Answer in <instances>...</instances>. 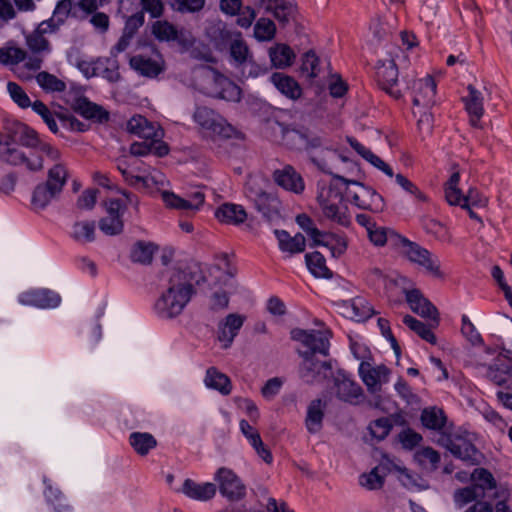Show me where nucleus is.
<instances>
[{
  "mask_svg": "<svg viewBox=\"0 0 512 512\" xmlns=\"http://www.w3.org/2000/svg\"><path fill=\"white\" fill-rule=\"evenodd\" d=\"M442 443L453 456L465 464L477 465L480 463L482 455L469 440L462 437L443 438Z\"/></svg>",
  "mask_w": 512,
  "mask_h": 512,
  "instance_id": "f8f14e48",
  "label": "nucleus"
},
{
  "mask_svg": "<svg viewBox=\"0 0 512 512\" xmlns=\"http://www.w3.org/2000/svg\"><path fill=\"white\" fill-rule=\"evenodd\" d=\"M32 109L35 113L41 116L51 132L55 134L58 132V126L54 118V113L42 101H34L32 104Z\"/></svg>",
  "mask_w": 512,
  "mask_h": 512,
  "instance_id": "e2e57ef3",
  "label": "nucleus"
},
{
  "mask_svg": "<svg viewBox=\"0 0 512 512\" xmlns=\"http://www.w3.org/2000/svg\"><path fill=\"white\" fill-rule=\"evenodd\" d=\"M273 179L277 185L287 191L295 194H301L304 191L305 184L302 176L290 165L275 170Z\"/></svg>",
  "mask_w": 512,
  "mask_h": 512,
  "instance_id": "4be33fe9",
  "label": "nucleus"
},
{
  "mask_svg": "<svg viewBox=\"0 0 512 512\" xmlns=\"http://www.w3.org/2000/svg\"><path fill=\"white\" fill-rule=\"evenodd\" d=\"M397 248H399L401 253L411 262L422 266L427 272L436 277L442 276L438 258L433 256L427 249L421 247L419 244L411 242L402 236Z\"/></svg>",
  "mask_w": 512,
  "mask_h": 512,
  "instance_id": "39448f33",
  "label": "nucleus"
},
{
  "mask_svg": "<svg viewBox=\"0 0 512 512\" xmlns=\"http://www.w3.org/2000/svg\"><path fill=\"white\" fill-rule=\"evenodd\" d=\"M483 495L478 492L477 486L469 485L466 487L458 488L453 493V501L457 508L462 509L470 503H475L481 500Z\"/></svg>",
  "mask_w": 512,
  "mask_h": 512,
  "instance_id": "09e8293b",
  "label": "nucleus"
},
{
  "mask_svg": "<svg viewBox=\"0 0 512 512\" xmlns=\"http://www.w3.org/2000/svg\"><path fill=\"white\" fill-rule=\"evenodd\" d=\"M403 323L407 325L412 331H414L416 334H418L422 339L425 341L436 344V336L432 332V328H435L436 326H433V322L427 326L423 322L419 321L418 319L406 315L403 318Z\"/></svg>",
  "mask_w": 512,
  "mask_h": 512,
  "instance_id": "3c124183",
  "label": "nucleus"
},
{
  "mask_svg": "<svg viewBox=\"0 0 512 512\" xmlns=\"http://www.w3.org/2000/svg\"><path fill=\"white\" fill-rule=\"evenodd\" d=\"M276 33L274 22L268 18H260L254 26V35L260 41L273 39Z\"/></svg>",
  "mask_w": 512,
  "mask_h": 512,
  "instance_id": "052dcab7",
  "label": "nucleus"
},
{
  "mask_svg": "<svg viewBox=\"0 0 512 512\" xmlns=\"http://www.w3.org/2000/svg\"><path fill=\"white\" fill-rule=\"evenodd\" d=\"M211 78L214 87L208 92L210 96L227 101H239L241 99L240 88L228 78L216 71H212Z\"/></svg>",
  "mask_w": 512,
  "mask_h": 512,
  "instance_id": "aec40b11",
  "label": "nucleus"
},
{
  "mask_svg": "<svg viewBox=\"0 0 512 512\" xmlns=\"http://www.w3.org/2000/svg\"><path fill=\"white\" fill-rule=\"evenodd\" d=\"M303 361L299 368V376L303 382L313 385L323 382L331 372V364L328 361H319L312 352H300Z\"/></svg>",
  "mask_w": 512,
  "mask_h": 512,
  "instance_id": "0eeeda50",
  "label": "nucleus"
},
{
  "mask_svg": "<svg viewBox=\"0 0 512 512\" xmlns=\"http://www.w3.org/2000/svg\"><path fill=\"white\" fill-rule=\"evenodd\" d=\"M406 301L411 310L423 318L433 322V326L439 324L437 308L418 289L405 290Z\"/></svg>",
  "mask_w": 512,
  "mask_h": 512,
  "instance_id": "4468645a",
  "label": "nucleus"
},
{
  "mask_svg": "<svg viewBox=\"0 0 512 512\" xmlns=\"http://www.w3.org/2000/svg\"><path fill=\"white\" fill-rule=\"evenodd\" d=\"M129 444L137 454L145 456L157 446V440L150 433L133 432L129 436Z\"/></svg>",
  "mask_w": 512,
  "mask_h": 512,
  "instance_id": "58836bf2",
  "label": "nucleus"
},
{
  "mask_svg": "<svg viewBox=\"0 0 512 512\" xmlns=\"http://www.w3.org/2000/svg\"><path fill=\"white\" fill-rule=\"evenodd\" d=\"M95 228L94 221H77L72 226L70 236L75 242L85 245L95 240Z\"/></svg>",
  "mask_w": 512,
  "mask_h": 512,
  "instance_id": "ea45409f",
  "label": "nucleus"
},
{
  "mask_svg": "<svg viewBox=\"0 0 512 512\" xmlns=\"http://www.w3.org/2000/svg\"><path fill=\"white\" fill-rule=\"evenodd\" d=\"M244 321V316L231 313L228 314L224 320L219 322L217 338L222 343V347L224 349H227L232 345L234 338L237 336L239 330L243 326Z\"/></svg>",
  "mask_w": 512,
  "mask_h": 512,
  "instance_id": "412c9836",
  "label": "nucleus"
},
{
  "mask_svg": "<svg viewBox=\"0 0 512 512\" xmlns=\"http://www.w3.org/2000/svg\"><path fill=\"white\" fill-rule=\"evenodd\" d=\"M215 480L218 483L221 495L231 501L240 500L246 495L245 485L235 472L229 468H219L215 473Z\"/></svg>",
  "mask_w": 512,
  "mask_h": 512,
  "instance_id": "9d476101",
  "label": "nucleus"
},
{
  "mask_svg": "<svg viewBox=\"0 0 512 512\" xmlns=\"http://www.w3.org/2000/svg\"><path fill=\"white\" fill-rule=\"evenodd\" d=\"M254 204L257 210L268 219L279 213L281 203L276 195L266 192L258 197Z\"/></svg>",
  "mask_w": 512,
  "mask_h": 512,
  "instance_id": "49530a36",
  "label": "nucleus"
},
{
  "mask_svg": "<svg viewBox=\"0 0 512 512\" xmlns=\"http://www.w3.org/2000/svg\"><path fill=\"white\" fill-rule=\"evenodd\" d=\"M274 233L281 251L288 252L292 255L301 253L305 250L306 240L301 233H297L293 237L285 230H275Z\"/></svg>",
  "mask_w": 512,
  "mask_h": 512,
  "instance_id": "c756f323",
  "label": "nucleus"
},
{
  "mask_svg": "<svg viewBox=\"0 0 512 512\" xmlns=\"http://www.w3.org/2000/svg\"><path fill=\"white\" fill-rule=\"evenodd\" d=\"M205 384L210 388L218 390L223 395H228L231 392L230 379L214 367L207 370Z\"/></svg>",
  "mask_w": 512,
  "mask_h": 512,
  "instance_id": "a18cd8bd",
  "label": "nucleus"
},
{
  "mask_svg": "<svg viewBox=\"0 0 512 512\" xmlns=\"http://www.w3.org/2000/svg\"><path fill=\"white\" fill-rule=\"evenodd\" d=\"M369 240L375 246H384L385 244H390L393 247L399 245L401 241V235L390 228L382 227L375 225L372 229L367 232Z\"/></svg>",
  "mask_w": 512,
  "mask_h": 512,
  "instance_id": "72a5a7b5",
  "label": "nucleus"
},
{
  "mask_svg": "<svg viewBox=\"0 0 512 512\" xmlns=\"http://www.w3.org/2000/svg\"><path fill=\"white\" fill-rule=\"evenodd\" d=\"M215 217L221 223L239 225L247 219V213L241 205L224 203L216 209Z\"/></svg>",
  "mask_w": 512,
  "mask_h": 512,
  "instance_id": "bb28decb",
  "label": "nucleus"
},
{
  "mask_svg": "<svg viewBox=\"0 0 512 512\" xmlns=\"http://www.w3.org/2000/svg\"><path fill=\"white\" fill-rule=\"evenodd\" d=\"M413 89L415 91L413 96L414 106L430 107L434 104L436 83L431 76L415 81Z\"/></svg>",
  "mask_w": 512,
  "mask_h": 512,
  "instance_id": "5701e85b",
  "label": "nucleus"
},
{
  "mask_svg": "<svg viewBox=\"0 0 512 512\" xmlns=\"http://www.w3.org/2000/svg\"><path fill=\"white\" fill-rule=\"evenodd\" d=\"M47 23H41L39 27L32 33L26 35V45L29 50L36 54H48L51 51L49 41L44 37V33L47 31Z\"/></svg>",
  "mask_w": 512,
  "mask_h": 512,
  "instance_id": "f704fd0d",
  "label": "nucleus"
},
{
  "mask_svg": "<svg viewBox=\"0 0 512 512\" xmlns=\"http://www.w3.org/2000/svg\"><path fill=\"white\" fill-rule=\"evenodd\" d=\"M151 32L154 37L163 42L176 41L179 39L180 31L167 20H157L152 24Z\"/></svg>",
  "mask_w": 512,
  "mask_h": 512,
  "instance_id": "c03bdc74",
  "label": "nucleus"
},
{
  "mask_svg": "<svg viewBox=\"0 0 512 512\" xmlns=\"http://www.w3.org/2000/svg\"><path fill=\"white\" fill-rule=\"evenodd\" d=\"M386 469L384 466L379 465L373 468L369 473H364L359 478V483L362 487L368 490L379 489L384 484V477Z\"/></svg>",
  "mask_w": 512,
  "mask_h": 512,
  "instance_id": "6e6d98bb",
  "label": "nucleus"
},
{
  "mask_svg": "<svg viewBox=\"0 0 512 512\" xmlns=\"http://www.w3.org/2000/svg\"><path fill=\"white\" fill-rule=\"evenodd\" d=\"M343 314L356 321H362L371 317L373 311L365 299L357 297L343 303Z\"/></svg>",
  "mask_w": 512,
  "mask_h": 512,
  "instance_id": "2f4dec72",
  "label": "nucleus"
},
{
  "mask_svg": "<svg viewBox=\"0 0 512 512\" xmlns=\"http://www.w3.org/2000/svg\"><path fill=\"white\" fill-rule=\"evenodd\" d=\"M36 81L45 92H63L66 89L63 80L46 71L39 72Z\"/></svg>",
  "mask_w": 512,
  "mask_h": 512,
  "instance_id": "13d9d810",
  "label": "nucleus"
},
{
  "mask_svg": "<svg viewBox=\"0 0 512 512\" xmlns=\"http://www.w3.org/2000/svg\"><path fill=\"white\" fill-rule=\"evenodd\" d=\"M7 90L13 99V101L21 108L32 107L33 102L30 101L29 96L23 90L21 86H19L15 82H8Z\"/></svg>",
  "mask_w": 512,
  "mask_h": 512,
  "instance_id": "69168bd1",
  "label": "nucleus"
},
{
  "mask_svg": "<svg viewBox=\"0 0 512 512\" xmlns=\"http://www.w3.org/2000/svg\"><path fill=\"white\" fill-rule=\"evenodd\" d=\"M512 362L507 359H497L496 362L489 366L487 377L497 385H503L508 382L511 374Z\"/></svg>",
  "mask_w": 512,
  "mask_h": 512,
  "instance_id": "37998d69",
  "label": "nucleus"
},
{
  "mask_svg": "<svg viewBox=\"0 0 512 512\" xmlns=\"http://www.w3.org/2000/svg\"><path fill=\"white\" fill-rule=\"evenodd\" d=\"M129 63L133 70L146 77H156L163 70L159 61L143 55L131 57Z\"/></svg>",
  "mask_w": 512,
  "mask_h": 512,
  "instance_id": "473e14b6",
  "label": "nucleus"
},
{
  "mask_svg": "<svg viewBox=\"0 0 512 512\" xmlns=\"http://www.w3.org/2000/svg\"><path fill=\"white\" fill-rule=\"evenodd\" d=\"M391 429L392 423L387 417L379 418L369 425L371 435L377 440H383Z\"/></svg>",
  "mask_w": 512,
  "mask_h": 512,
  "instance_id": "774afa93",
  "label": "nucleus"
},
{
  "mask_svg": "<svg viewBox=\"0 0 512 512\" xmlns=\"http://www.w3.org/2000/svg\"><path fill=\"white\" fill-rule=\"evenodd\" d=\"M155 247L152 243L138 241L131 250V259L134 262L149 264L152 261Z\"/></svg>",
  "mask_w": 512,
  "mask_h": 512,
  "instance_id": "bf43d9fd",
  "label": "nucleus"
},
{
  "mask_svg": "<svg viewBox=\"0 0 512 512\" xmlns=\"http://www.w3.org/2000/svg\"><path fill=\"white\" fill-rule=\"evenodd\" d=\"M215 32H219L220 36V40L215 38V46L218 49H221L224 43L230 42L229 54L234 65L239 67L248 62L252 63V54L240 33L234 35L229 30L221 27H218Z\"/></svg>",
  "mask_w": 512,
  "mask_h": 512,
  "instance_id": "423d86ee",
  "label": "nucleus"
},
{
  "mask_svg": "<svg viewBox=\"0 0 512 512\" xmlns=\"http://www.w3.org/2000/svg\"><path fill=\"white\" fill-rule=\"evenodd\" d=\"M376 75L380 87L390 96L395 99L402 96L401 89L398 88V69L393 60L381 62L377 66Z\"/></svg>",
  "mask_w": 512,
  "mask_h": 512,
  "instance_id": "ddd939ff",
  "label": "nucleus"
},
{
  "mask_svg": "<svg viewBox=\"0 0 512 512\" xmlns=\"http://www.w3.org/2000/svg\"><path fill=\"white\" fill-rule=\"evenodd\" d=\"M198 283L199 280L192 271L174 270L169 277L166 290L155 302L156 314L163 319L179 316L196 294Z\"/></svg>",
  "mask_w": 512,
  "mask_h": 512,
  "instance_id": "f03ea898",
  "label": "nucleus"
},
{
  "mask_svg": "<svg viewBox=\"0 0 512 512\" xmlns=\"http://www.w3.org/2000/svg\"><path fill=\"white\" fill-rule=\"evenodd\" d=\"M326 406V401L320 398L312 400L308 405L305 425L309 433L315 434L322 429Z\"/></svg>",
  "mask_w": 512,
  "mask_h": 512,
  "instance_id": "c85d7f7f",
  "label": "nucleus"
},
{
  "mask_svg": "<svg viewBox=\"0 0 512 512\" xmlns=\"http://www.w3.org/2000/svg\"><path fill=\"white\" fill-rule=\"evenodd\" d=\"M270 80L277 90L287 98L292 100L300 98L302 89L293 77L276 72L271 75Z\"/></svg>",
  "mask_w": 512,
  "mask_h": 512,
  "instance_id": "cd10ccee",
  "label": "nucleus"
},
{
  "mask_svg": "<svg viewBox=\"0 0 512 512\" xmlns=\"http://www.w3.org/2000/svg\"><path fill=\"white\" fill-rule=\"evenodd\" d=\"M269 56L273 65L277 68H285L292 64L295 57L291 48L284 44H278L270 48Z\"/></svg>",
  "mask_w": 512,
  "mask_h": 512,
  "instance_id": "603ef678",
  "label": "nucleus"
},
{
  "mask_svg": "<svg viewBox=\"0 0 512 512\" xmlns=\"http://www.w3.org/2000/svg\"><path fill=\"white\" fill-rule=\"evenodd\" d=\"M474 482L473 485L477 486L478 492L484 496L486 490H493L497 487V482L490 471L485 468H476L470 476Z\"/></svg>",
  "mask_w": 512,
  "mask_h": 512,
  "instance_id": "864d4df0",
  "label": "nucleus"
},
{
  "mask_svg": "<svg viewBox=\"0 0 512 512\" xmlns=\"http://www.w3.org/2000/svg\"><path fill=\"white\" fill-rule=\"evenodd\" d=\"M107 216L99 222L100 230L106 235H117L123 230L121 202L117 199H111L105 202Z\"/></svg>",
  "mask_w": 512,
  "mask_h": 512,
  "instance_id": "a211bd4d",
  "label": "nucleus"
},
{
  "mask_svg": "<svg viewBox=\"0 0 512 512\" xmlns=\"http://www.w3.org/2000/svg\"><path fill=\"white\" fill-rule=\"evenodd\" d=\"M18 142L30 150L26 153L15 147L0 151V158L15 166H22L31 172L41 171L46 157L50 161L61 159L60 151L47 142L38 138L37 132L26 125H20L17 130Z\"/></svg>",
  "mask_w": 512,
  "mask_h": 512,
  "instance_id": "f257e3e1",
  "label": "nucleus"
},
{
  "mask_svg": "<svg viewBox=\"0 0 512 512\" xmlns=\"http://www.w3.org/2000/svg\"><path fill=\"white\" fill-rule=\"evenodd\" d=\"M26 58V51L19 47L9 46L0 48V63L17 65Z\"/></svg>",
  "mask_w": 512,
  "mask_h": 512,
  "instance_id": "680f3d73",
  "label": "nucleus"
},
{
  "mask_svg": "<svg viewBox=\"0 0 512 512\" xmlns=\"http://www.w3.org/2000/svg\"><path fill=\"white\" fill-rule=\"evenodd\" d=\"M133 156H123L117 159V169L122 174L125 182L134 187V188H149L152 184H159L163 181L159 179L160 175H139L133 174L130 171V167L132 166Z\"/></svg>",
  "mask_w": 512,
  "mask_h": 512,
  "instance_id": "2eb2a0df",
  "label": "nucleus"
},
{
  "mask_svg": "<svg viewBox=\"0 0 512 512\" xmlns=\"http://www.w3.org/2000/svg\"><path fill=\"white\" fill-rule=\"evenodd\" d=\"M314 246H325L333 257H340L347 249V241L344 237L324 233V236L319 238Z\"/></svg>",
  "mask_w": 512,
  "mask_h": 512,
  "instance_id": "5fc2aeb1",
  "label": "nucleus"
},
{
  "mask_svg": "<svg viewBox=\"0 0 512 512\" xmlns=\"http://www.w3.org/2000/svg\"><path fill=\"white\" fill-rule=\"evenodd\" d=\"M66 102L76 113L86 119L99 123H106L110 119V114L106 109L78 93H69Z\"/></svg>",
  "mask_w": 512,
  "mask_h": 512,
  "instance_id": "1a4fd4ad",
  "label": "nucleus"
},
{
  "mask_svg": "<svg viewBox=\"0 0 512 512\" xmlns=\"http://www.w3.org/2000/svg\"><path fill=\"white\" fill-rule=\"evenodd\" d=\"M395 180L400 187H402L406 192L414 196L416 201L422 203L428 201V197L426 196V194L423 193L413 182H411L403 174H397L395 176Z\"/></svg>",
  "mask_w": 512,
  "mask_h": 512,
  "instance_id": "338daca9",
  "label": "nucleus"
},
{
  "mask_svg": "<svg viewBox=\"0 0 512 512\" xmlns=\"http://www.w3.org/2000/svg\"><path fill=\"white\" fill-rule=\"evenodd\" d=\"M101 68L97 70V76H101L110 82H116L120 78L116 61L109 58H99Z\"/></svg>",
  "mask_w": 512,
  "mask_h": 512,
  "instance_id": "0e129e2a",
  "label": "nucleus"
},
{
  "mask_svg": "<svg viewBox=\"0 0 512 512\" xmlns=\"http://www.w3.org/2000/svg\"><path fill=\"white\" fill-rule=\"evenodd\" d=\"M348 143L350 146L366 161H368L371 165H373L375 168L381 170L383 173H385L388 177H393L394 173L392 168L384 162L380 157L375 155L370 149L366 148L364 145H362L360 142H358L353 137L347 138Z\"/></svg>",
  "mask_w": 512,
  "mask_h": 512,
  "instance_id": "7c9ffc66",
  "label": "nucleus"
},
{
  "mask_svg": "<svg viewBox=\"0 0 512 512\" xmlns=\"http://www.w3.org/2000/svg\"><path fill=\"white\" fill-rule=\"evenodd\" d=\"M333 178L341 181L347 186L350 184L354 185L355 190L348 189L347 191V197L349 198L350 202L360 209H363V206L365 205L367 206L364 200L365 198L372 195V188L366 187L357 181L348 180L340 175H333Z\"/></svg>",
  "mask_w": 512,
  "mask_h": 512,
  "instance_id": "e433bc0d",
  "label": "nucleus"
},
{
  "mask_svg": "<svg viewBox=\"0 0 512 512\" xmlns=\"http://www.w3.org/2000/svg\"><path fill=\"white\" fill-rule=\"evenodd\" d=\"M59 194L45 183L38 184L32 194L31 205L35 211L44 210Z\"/></svg>",
  "mask_w": 512,
  "mask_h": 512,
  "instance_id": "a19ab883",
  "label": "nucleus"
},
{
  "mask_svg": "<svg viewBox=\"0 0 512 512\" xmlns=\"http://www.w3.org/2000/svg\"><path fill=\"white\" fill-rule=\"evenodd\" d=\"M468 96L464 98L465 109L469 114L470 124L479 127L480 119L484 114L483 97L480 91L472 85L468 86Z\"/></svg>",
  "mask_w": 512,
  "mask_h": 512,
  "instance_id": "393cba45",
  "label": "nucleus"
},
{
  "mask_svg": "<svg viewBox=\"0 0 512 512\" xmlns=\"http://www.w3.org/2000/svg\"><path fill=\"white\" fill-rule=\"evenodd\" d=\"M459 181V172H454L445 184V199L450 205L469 208V201H473V191L469 190L467 195L464 196L458 187Z\"/></svg>",
  "mask_w": 512,
  "mask_h": 512,
  "instance_id": "b1692460",
  "label": "nucleus"
},
{
  "mask_svg": "<svg viewBox=\"0 0 512 512\" xmlns=\"http://www.w3.org/2000/svg\"><path fill=\"white\" fill-rule=\"evenodd\" d=\"M182 492L191 499L208 501L215 496L216 485L211 482L197 483L192 479H186L182 486Z\"/></svg>",
  "mask_w": 512,
  "mask_h": 512,
  "instance_id": "a878e982",
  "label": "nucleus"
},
{
  "mask_svg": "<svg viewBox=\"0 0 512 512\" xmlns=\"http://www.w3.org/2000/svg\"><path fill=\"white\" fill-rule=\"evenodd\" d=\"M329 332H322V331H311L310 341L306 345V347L309 348L307 352H312L313 356H315V353H320L324 356H327L329 354Z\"/></svg>",
  "mask_w": 512,
  "mask_h": 512,
  "instance_id": "4d7b16f0",
  "label": "nucleus"
},
{
  "mask_svg": "<svg viewBox=\"0 0 512 512\" xmlns=\"http://www.w3.org/2000/svg\"><path fill=\"white\" fill-rule=\"evenodd\" d=\"M267 12H270L280 22H287L294 12L291 3L282 0H261Z\"/></svg>",
  "mask_w": 512,
  "mask_h": 512,
  "instance_id": "de8ad7c7",
  "label": "nucleus"
},
{
  "mask_svg": "<svg viewBox=\"0 0 512 512\" xmlns=\"http://www.w3.org/2000/svg\"><path fill=\"white\" fill-rule=\"evenodd\" d=\"M169 149L164 142L147 141L134 142L130 146V154L133 157L145 156L148 154H155L157 156H165L168 154Z\"/></svg>",
  "mask_w": 512,
  "mask_h": 512,
  "instance_id": "4c0bfd02",
  "label": "nucleus"
},
{
  "mask_svg": "<svg viewBox=\"0 0 512 512\" xmlns=\"http://www.w3.org/2000/svg\"><path fill=\"white\" fill-rule=\"evenodd\" d=\"M197 131L203 139L218 141L230 139L236 134V129L217 111L197 106L193 113Z\"/></svg>",
  "mask_w": 512,
  "mask_h": 512,
  "instance_id": "7ed1b4c3",
  "label": "nucleus"
},
{
  "mask_svg": "<svg viewBox=\"0 0 512 512\" xmlns=\"http://www.w3.org/2000/svg\"><path fill=\"white\" fill-rule=\"evenodd\" d=\"M306 264L308 269L316 277L331 278L332 272L326 266V260L320 252L306 254Z\"/></svg>",
  "mask_w": 512,
  "mask_h": 512,
  "instance_id": "8fccbe9b",
  "label": "nucleus"
},
{
  "mask_svg": "<svg viewBox=\"0 0 512 512\" xmlns=\"http://www.w3.org/2000/svg\"><path fill=\"white\" fill-rule=\"evenodd\" d=\"M270 127L281 135V139L293 148L304 146L306 149H313L323 146L322 138L318 136L309 137L305 132L289 128L277 121L270 122Z\"/></svg>",
  "mask_w": 512,
  "mask_h": 512,
  "instance_id": "6e6552de",
  "label": "nucleus"
},
{
  "mask_svg": "<svg viewBox=\"0 0 512 512\" xmlns=\"http://www.w3.org/2000/svg\"><path fill=\"white\" fill-rule=\"evenodd\" d=\"M54 162V165L48 170L47 180L44 183L60 194L68 180L69 171L66 165L60 162V159Z\"/></svg>",
  "mask_w": 512,
  "mask_h": 512,
  "instance_id": "c9c22d12",
  "label": "nucleus"
},
{
  "mask_svg": "<svg viewBox=\"0 0 512 512\" xmlns=\"http://www.w3.org/2000/svg\"><path fill=\"white\" fill-rule=\"evenodd\" d=\"M333 388L339 400L350 404H357L363 394L360 385L350 379L349 376L342 371H339L334 377Z\"/></svg>",
  "mask_w": 512,
  "mask_h": 512,
  "instance_id": "f3484780",
  "label": "nucleus"
},
{
  "mask_svg": "<svg viewBox=\"0 0 512 512\" xmlns=\"http://www.w3.org/2000/svg\"><path fill=\"white\" fill-rule=\"evenodd\" d=\"M317 201L323 215L337 224L348 227L351 223L348 208L343 203L341 189L335 184H319Z\"/></svg>",
  "mask_w": 512,
  "mask_h": 512,
  "instance_id": "20e7f679",
  "label": "nucleus"
},
{
  "mask_svg": "<svg viewBox=\"0 0 512 512\" xmlns=\"http://www.w3.org/2000/svg\"><path fill=\"white\" fill-rule=\"evenodd\" d=\"M391 371L385 365L373 366L368 361H362L359 365V375L370 393H377L382 386L388 383Z\"/></svg>",
  "mask_w": 512,
  "mask_h": 512,
  "instance_id": "9b49d317",
  "label": "nucleus"
},
{
  "mask_svg": "<svg viewBox=\"0 0 512 512\" xmlns=\"http://www.w3.org/2000/svg\"><path fill=\"white\" fill-rule=\"evenodd\" d=\"M162 199L166 206L184 211L187 214H194L203 205L205 196L202 192L192 193L188 199H183L178 195L165 191L162 193Z\"/></svg>",
  "mask_w": 512,
  "mask_h": 512,
  "instance_id": "6ab92c4d",
  "label": "nucleus"
},
{
  "mask_svg": "<svg viewBox=\"0 0 512 512\" xmlns=\"http://www.w3.org/2000/svg\"><path fill=\"white\" fill-rule=\"evenodd\" d=\"M447 417L444 411L438 407H428L423 409L421 413L422 424L431 430L440 431L444 428Z\"/></svg>",
  "mask_w": 512,
  "mask_h": 512,
  "instance_id": "79ce46f5",
  "label": "nucleus"
},
{
  "mask_svg": "<svg viewBox=\"0 0 512 512\" xmlns=\"http://www.w3.org/2000/svg\"><path fill=\"white\" fill-rule=\"evenodd\" d=\"M19 301L23 305L48 309L57 307L61 302V297L52 290L42 288L23 292L19 296Z\"/></svg>",
  "mask_w": 512,
  "mask_h": 512,
  "instance_id": "dca6fc26",
  "label": "nucleus"
}]
</instances>
